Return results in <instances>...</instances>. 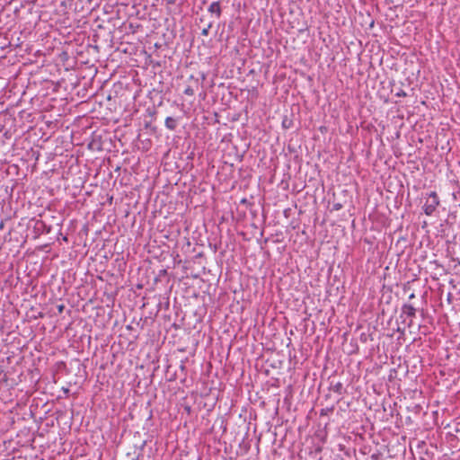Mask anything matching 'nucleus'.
<instances>
[{"label": "nucleus", "mask_w": 460, "mask_h": 460, "mask_svg": "<svg viewBox=\"0 0 460 460\" xmlns=\"http://www.w3.org/2000/svg\"><path fill=\"white\" fill-rule=\"evenodd\" d=\"M439 205V199L435 191L430 192L427 198L424 205L423 211L427 216H431Z\"/></svg>", "instance_id": "nucleus-1"}, {"label": "nucleus", "mask_w": 460, "mask_h": 460, "mask_svg": "<svg viewBox=\"0 0 460 460\" xmlns=\"http://www.w3.org/2000/svg\"><path fill=\"white\" fill-rule=\"evenodd\" d=\"M208 12L215 13L217 18H219L221 14V7L219 2H213L209 7Z\"/></svg>", "instance_id": "nucleus-2"}, {"label": "nucleus", "mask_w": 460, "mask_h": 460, "mask_svg": "<svg viewBox=\"0 0 460 460\" xmlns=\"http://www.w3.org/2000/svg\"><path fill=\"white\" fill-rule=\"evenodd\" d=\"M403 314L410 317H414L416 314V309L411 305H405L402 308Z\"/></svg>", "instance_id": "nucleus-3"}, {"label": "nucleus", "mask_w": 460, "mask_h": 460, "mask_svg": "<svg viewBox=\"0 0 460 460\" xmlns=\"http://www.w3.org/2000/svg\"><path fill=\"white\" fill-rule=\"evenodd\" d=\"M165 126L167 128L173 130L176 128V121L172 117H167L165 119Z\"/></svg>", "instance_id": "nucleus-4"}, {"label": "nucleus", "mask_w": 460, "mask_h": 460, "mask_svg": "<svg viewBox=\"0 0 460 460\" xmlns=\"http://www.w3.org/2000/svg\"><path fill=\"white\" fill-rule=\"evenodd\" d=\"M184 93L186 95H190V96H192L194 94V91L193 89L190 87V86H188L185 90H184Z\"/></svg>", "instance_id": "nucleus-5"}, {"label": "nucleus", "mask_w": 460, "mask_h": 460, "mask_svg": "<svg viewBox=\"0 0 460 460\" xmlns=\"http://www.w3.org/2000/svg\"><path fill=\"white\" fill-rule=\"evenodd\" d=\"M209 28H210V25H209L208 28L203 29V31H202V35H208V29H209Z\"/></svg>", "instance_id": "nucleus-6"}, {"label": "nucleus", "mask_w": 460, "mask_h": 460, "mask_svg": "<svg viewBox=\"0 0 460 460\" xmlns=\"http://www.w3.org/2000/svg\"><path fill=\"white\" fill-rule=\"evenodd\" d=\"M58 312H59V313H62V311H63V309H64V305H58Z\"/></svg>", "instance_id": "nucleus-7"}, {"label": "nucleus", "mask_w": 460, "mask_h": 460, "mask_svg": "<svg viewBox=\"0 0 460 460\" xmlns=\"http://www.w3.org/2000/svg\"><path fill=\"white\" fill-rule=\"evenodd\" d=\"M334 207H335V209H339L341 208V205L336 204Z\"/></svg>", "instance_id": "nucleus-8"}, {"label": "nucleus", "mask_w": 460, "mask_h": 460, "mask_svg": "<svg viewBox=\"0 0 460 460\" xmlns=\"http://www.w3.org/2000/svg\"><path fill=\"white\" fill-rule=\"evenodd\" d=\"M397 95H398V96H401V95H403V96H404V95H405V93H398Z\"/></svg>", "instance_id": "nucleus-9"}, {"label": "nucleus", "mask_w": 460, "mask_h": 460, "mask_svg": "<svg viewBox=\"0 0 460 460\" xmlns=\"http://www.w3.org/2000/svg\"><path fill=\"white\" fill-rule=\"evenodd\" d=\"M3 226H4V224H3V223H1V224H0V228H2V227H3Z\"/></svg>", "instance_id": "nucleus-10"}, {"label": "nucleus", "mask_w": 460, "mask_h": 460, "mask_svg": "<svg viewBox=\"0 0 460 460\" xmlns=\"http://www.w3.org/2000/svg\"><path fill=\"white\" fill-rule=\"evenodd\" d=\"M459 330H460V323H459Z\"/></svg>", "instance_id": "nucleus-11"}]
</instances>
